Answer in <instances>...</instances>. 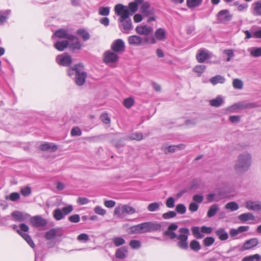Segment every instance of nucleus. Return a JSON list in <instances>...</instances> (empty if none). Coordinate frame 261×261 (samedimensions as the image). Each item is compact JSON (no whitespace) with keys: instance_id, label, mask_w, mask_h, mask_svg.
<instances>
[{"instance_id":"1","label":"nucleus","mask_w":261,"mask_h":261,"mask_svg":"<svg viewBox=\"0 0 261 261\" xmlns=\"http://www.w3.org/2000/svg\"><path fill=\"white\" fill-rule=\"evenodd\" d=\"M178 231L180 234L177 235L175 232L166 230L163 232V235L171 240L174 239L178 240L179 242L177 243V246L181 249L187 250L189 247L187 241L190 233L189 229L186 227H182L179 228Z\"/></svg>"},{"instance_id":"2","label":"nucleus","mask_w":261,"mask_h":261,"mask_svg":"<svg viewBox=\"0 0 261 261\" xmlns=\"http://www.w3.org/2000/svg\"><path fill=\"white\" fill-rule=\"evenodd\" d=\"M115 13L120 16L119 21L122 23L123 29L125 31H129L133 29L131 19L129 18L130 14L126 6L119 4L114 7Z\"/></svg>"},{"instance_id":"3","label":"nucleus","mask_w":261,"mask_h":261,"mask_svg":"<svg viewBox=\"0 0 261 261\" xmlns=\"http://www.w3.org/2000/svg\"><path fill=\"white\" fill-rule=\"evenodd\" d=\"M162 225L160 223L146 222L131 226L129 228L132 234H140L160 230Z\"/></svg>"},{"instance_id":"4","label":"nucleus","mask_w":261,"mask_h":261,"mask_svg":"<svg viewBox=\"0 0 261 261\" xmlns=\"http://www.w3.org/2000/svg\"><path fill=\"white\" fill-rule=\"evenodd\" d=\"M68 75L74 79L75 83L78 86H82L85 83L87 73L83 70L82 63H78L69 67L67 70Z\"/></svg>"},{"instance_id":"5","label":"nucleus","mask_w":261,"mask_h":261,"mask_svg":"<svg viewBox=\"0 0 261 261\" xmlns=\"http://www.w3.org/2000/svg\"><path fill=\"white\" fill-rule=\"evenodd\" d=\"M251 164V155L248 153H243L239 155L235 168L238 172H244L248 170Z\"/></svg>"},{"instance_id":"6","label":"nucleus","mask_w":261,"mask_h":261,"mask_svg":"<svg viewBox=\"0 0 261 261\" xmlns=\"http://www.w3.org/2000/svg\"><path fill=\"white\" fill-rule=\"evenodd\" d=\"M191 230L195 238L201 239L204 237L203 233L211 234L213 231V228L206 226H202L200 228L198 226H193Z\"/></svg>"},{"instance_id":"7","label":"nucleus","mask_w":261,"mask_h":261,"mask_svg":"<svg viewBox=\"0 0 261 261\" xmlns=\"http://www.w3.org/2000/svg\"><path fill=\"white\" fill-rule=\"evenodd\" d=\"M19 227L20 230H17V232L22 237V238L28 243L30 247L33 248H35V244L34 243V242L33 241L30 236L27 233L21 232V231L23 232L28 231L29 229L28 226L25 224L22 223L20 224Z\"/></svg>"},{"instance_id":"8","label":"nucleus","mask_w":261,"mask_h":261,"mask_svg":"<svg viewBox=\"0 0 261 261\" xmlns=\"http://www.w3.org/2000/svg\"><path fill=\"white\" fill-rule=\"evenodd\" d=\"M56 60L59 65L65 67L69 66L72 62L71 57L67 53L58 55L56 57Z\"/></svg>"},{"instance_id":"9","label":"nucleus","mask_w":261,"mask_h":261,"mask_svg":"<svg viewBox=\"0 0 261 261\" xmlns=\"http://www.w3.org/2000/svg\"><path fill=\"white\" fill-rule=\"evenodd\" d=\"M166 38V32L164 29L159 28L158 29L153 36L150 38V43L155 44L156 40L159 41H164Z\"/></svg>"},{"instance_id":"10","label":"nucleus","mask_w":261,"mask_h":261,"mask_svg":"<svg viewBox=\"0 0 261 261\" xmlns=\"http://www.w3.org/2000/svg\"><path fill=\"white\" fill-rule=\"evenodd\" d=\"M232 15L230 14L228 10L225 9L220 11L217 15V20L222 23H225L231 20Z\"/></svg>"},{"instance_id":"11","label":"nucleus","mask_w":261,"mask_h":261,"mask_svg":"<svg viewBox=\"0 0 261 261\" xmlns=\"http://www.w3.org/2000/svg\"><path fill=\"white\" fill-rule=\"evenodd\" d=\"M112 50L117 53L122 54L125 50V43L121 39L115 40L111 44Z\"/></svg>"},{"instance_id":"12","label":"nucleus","mask_w":261,"mask_h":261,"mask_svg":"<svg viewBox=\"0 0 261 261\" xmlns=\"http://www.w3.org/2000/svg\"><path fill=\"white\" fill-rule=\"evenodd\" d=\"M30 223L35 227H44L47 225V221L41 216L37 215L31 217Z\"/></svg>"},{"instance_id":"13","label":"nucleus","mask_w":261,"mask_h":261,"mask_svg":"<svg viewBox=\"0 0 261 261\" xmlns=\"http://www.w3.org/2000/svg\"><path fill=\"white\" fill-rule=\"evenodd\" d=\"M55 36L59 38H66L68 39L69 40L71 41H74V39L76 38V36L69 34L68 31L64 29H59L56 31L53 36V38Z\"/></svg>"},{"instance_id":"14","label":"nucleus","mask_w":261,"mask_h":261,"mask_svg":"<svg viewBox=\"0 0 261 261\" xmlns=\"http://www.w3.org/2000/svg\"><path fill=\"white\" fill-rule=\"evenodd\" d=\"M119 58L117 53L108 50L104 54V62L106 64L114 63L117 62Z\"/></svg>"},{"instance_id":"15","label":"nucleus","mask_w":261,"mask_h":261,"mask_svg":"<svg viewBox=\"0 0 261 261\" xmlns=\"http://www.w3.org/2000/svg\"><path fill=\"white\" fill-rule=\"evenodd\" d=\"M196 59L200 63H203L206 60L210 59L211 56L209 55L207 50L204 48H200L198 50L196 54Z\"/></svg>"},{"instance_id":"16","label":"nucleus","mask_w":261,"mask_h":261,"mask_svg":"<svg viewBox=\"0 0 261 261\" xmlns=\"http://www.w3.org/2000/svg\"><path fill=\"white\" fill-rule=\"evenodd\" d=\"M12 217L15 221L22 222L24 221L30 217V215L28 214H23L18 211H14L11 214Z\"/></svg>"},{"instance_id":"17","label":"nucleus","mask_w":261,"mask_h":261,"mask_svg":"<svg viewBox=\"0 0 261 261\" xmlns=\"http://www.w3.org/2000/svg\"><path fill=\"white\" fill-rule=\"evenodd\" d=\"M136 31L140 35H148L152 32L153 28L146 25H139L136 28Z\"/></svg>"},{"instance_id":"18","label":"nucleus","mask_w":261,"mask_h":261,"mask_svg":"<svg viewBox=\"0 0 261 261\" xmlns=\"http://www.w3.org/2000/svg\"><path fill=\"white\" fill-rule=\"evenodd\" d=\"M258 244V239L256 238H252L246 241L243 244L241 248V251L252 249L257 246Z\"/></svg>"},{"instance_id":"19","label":"nucleus","mask_w":261,"mask_h":261,"mask_svg":"<svg viewBox=\"0 0 261 261\" xmlns=\"http://www.w3.org/2000/svg\"><path fill=\"white\" fill-rule=\"evenodd\" d=\"M246 207L249 210L259 212L261 211V203L259 201L248 200L246 202Z\"/></svg>"},{"instance_id":"20","label":"nucleus","mask_w":261,"mask_h":261,"mask_svg":"<svg viewBox=\"0 0 261 261\" xmlns=\"http://www.w3.org/2000/svg\"><path fill=\"white\" fill-rule=\"evenodd\" d=\"M143 2V0H134L128 4L127 8L130 15L134 14L138 9V6Z\"/></svg>"},{"instance_id":"21","label":"nucleus","mask_w":261,"mask_h":261,"mask_svg":"<svg viewBox=\"0 0 261 261\" xmlns=\"http://www.w3.org/2000/svg\"><path fill=\"white\" fill-rule=\"evenodd\" d=\"M255 106L254 103L248 102L245 103H235L228 108V110L230 111H235L239 108H252Z\"/></svg>"},{"instance_id":"22","label":"nucleus","mask_w":261,"mask_h":261,"mask_svg":"<svg viewBox=\"0 0 261 261\" xmlns=\"http://www.w3.org/2000/svg\"><path fill=\"white\" fill-rule=\"evenodd\" d=\"M128 42L130 45L140 46L142 44V38L137 35H132L128 37Z\"/></svg>"},{"instance_id":"23","label":"nucleus","mask_w":261,"mask_h":261,"mask_svg":"<svg viewBox=\"0 0 261 261\" xmlns=\"http://www.w3.org/2000/svg\"><path fill=\"white\" fill-rule=\"evenodd\" d=\"M39 148L42 151L50 150L51 151L54 152L58 149V146L53 143L45 142L41 144Z\"/></svg>"},{"instance_id":"24","label":"nucleus","mask_w":261,"mask_h":261,"mask_svg":"<svg viewBox=\"0 0 261 261\" xmlns=\"http://www.w3.org/2000/svg\"><path fill=\"white\" fill-rule=\"evenodd\" d=\"M74 40H75V41L69 43L68 47L70 50L71 51H75L81 49L83 46V44L80 42L79 38L76 36V38Z\"/></svg>"},{"instance_id":"25","label":"nucleus","mask_w":261,"mask_h":261,"mask_svg":"<svg viewBox=\"0 0 261 261\" xmlns=\"http://www.w3.org/2000/svg\"><path fill=\"white\" fill-rule=\"evenodd\" d=\"M252 14L255 16H261V0L252 4Z\"/></svg>"},{"instance_id":"26","label":"nucleus","mask_w":261,"mask_h":261,"mask_svg":"<svg viewBox=\"0 0 261 261\" xmlns=\"http://www.w3.org/2000/svg\"><path fill=\"white\" fill-rule=\"evenodd\" d=\"M216 235L221 241H225L228 238V234L225 228L221 227L215 231Z\"/></svg>"},{"instance_id":"27","label":"nucleus","mask_w":261,"mask_h":261,"mask_svg":"<svg viewBox=\"0 0 261 261\" xmlns=\"http://www.w3.org/2000/svg\"><path fill=\"white\" fill-rule=\"evenodd\" d=\"M128 252L126 246H123L117 249L115 256L119 259H124L126 257V253Z\"/></svg>"},{"instance_id":"28","label":"nucleus","mask_w":261,"mask_h":261,"mask_svg":"<svg viewBox=\"0 0 261 261\" xmlns=\"http://www.w3.org/2000/svg\"><path fill=\"white\" fill-rule=\"evenodd\" d=\"M238 219L242 222H245L249 220L254 221L255 219V216L251 213H246L241 214L239 216Z\"/></svg>"},{"instance_id":"29","label":"nucleus","mask_w":261,"mask_h":261,"mask_svg":"<svg viewBox=\"0 0 261 261\" xmlns=\"http://www.w3.org/2000/svg\"><path fill=\"white\" fill-rule=\"evenodd\" d=\"M11 11L9 9L0 11V24H4L8 20Z\"/></svg>"},{"instance_id":"30","label":"nucleus","mask_w":261,"mask_h":261,"mask_svg":"<svg viewBox=\"0 0 261 261\" xmlns=\"http://www.w3.org/2000/svg\"><path fill=\"white\" fill-rule=\"evenodd\" d=\"M69 42L67 40L58 41L56 42L54 46L59 51H63L68 47Z\"/></svg>"},{"instance_id":"31","label":"nucleus","mask_w":261,"mask_h":261,"mask_svg":"<svg viewBox=\"0 0 261 261\" xmlns=\"http://www.w3.org/2000/svg\"><path fill=\"white\" fill-rule=\"evenodd\" d=\"M76 34L80 36L84 41H88L90 38V35L88 31L84 29H79L76 32Z\"/></svg>"},{"instance_id":"32","label":"nucleus","mask_w":261,"mask_h":261,"mask_svg":"<svg viewBox=\"0 0 261 261\" xmlns=\"http://www.w3.org/2000/svg\"><path fill=\"white\" fill-rule=\"evenodd\" d=\"M210 82L213 85H216L217 84H223L225 82V79L223 76L221 75H217L211 77Z\"/></svg>"},{"instance_id":"33","label":"nucleus","mask_w":261,"mask_h":261,"mask_svg":"<svg viewBox=\"0 0 261 261\" xmlns=\"http://www.w3.org/2000/svg\"><path fill=\"white\" fill-rule=\"evenodd\" d=\"M219 209V205L217 204H214L211 205L207 212V217L212 218L216 215Z\"/></svg>"},{"instance_id":"34","label":"nucleus","mask_w":261,"mask_h":261,"mask_svg":"<svg viewBox=\"0 0 261 261\" xmlns=\"http://www.w3.org/2000/svg\"><path fill=\"white\" fill-rule=\"evenodd\" d=\"M223 103H224V100L221 96H218L216 98L210 101V105L214 107H219Z\"/></svg>"},{"instance_id":"35","label":"nucleus","mask_w":261,"mask_h":261,"mask_svg":"<svg viewBox=\"0 0 261 261\" xmlns=\"http://www.w3.org/2000/svg\"><path fill=\"white\" fill-rule=\"evenodd\" d=\"M189 246L190 249L195 252L199 251L201 248L200 243L196 240H192Z\"/></svg>"},{"instance_id":"36","label":"nucleus","mask_w":261,"mask_h":261,"mask_svg":"<svg viewBox=\"0 0 261 261\" xmlns=\"http://www.w3.org/2000/svg\"><path fill=\"white\" fill-rule=\"evenodd\" d=\"M206 199L208 202H212L213 201H219L220 200V195L216 193H210L206 196Z\"/></svg>"},{"instance_id":"37","label":"nucleus","mask_w":261,"mask_h":261,"mask_svg":"<svg viewBox=\"0 0 261 261\" xmlns=\"http://www.w3.org/2000/svg\"><path fill=\"white\" fill-rule=\"evenodd\" d=\"M122 213L128 215H132L136 212L135 208L127 204L123 205L122 206Z\"/></svg>"},{"instance_id":"38","label":"nucleus","mask_w":261,"mask_h":261,"mask_svg":"<svg viewBox=\"0 0 261 261\" xmlns=\"http://www.w3.org/2000/svg\"><path fill=\"white\" fill-rule=\"evenodd\" d=\"M203 0H187V5L189 8H193L199 6Z\"/></svg>"},{"instance_id":"39","label":"nucleus","mask_w":261,"mask_h":261,"mask_svg":"<svg viewBox=\"0 0 261 261\" xmlns=\"http://www.w3.org/2000/svg\"><path fill=\"white\" fill-rule=\"evenodd\" d=\"M225 208L229 210L231 212L237 211L239 209V206L238 204L234 201L229 202L225 205Z\"/></svg>"},{"instance_id":"40","label":"nucleus","mask_w":261,"mask_h":261,"mask_svg":"<svg viewBox=\"0 0 261 261\" xmlns=\"http://www.w3.org/2000/svg\"><path fill=\"white\" fill-rule=\"evenodd\" d=\"M53 216L54 218L58 221L63 219L65 216L60 208H56L53 212Z\"/></svg>"},{"instance_id":"41","label":"nucleus","mask_w":261,"mask_h":261,"mask_svg":"<svg viewBox=\"0 0 261 261\" xmlns=\"http://www.w3.org/2000/svg\"><path fill=\"white\" fill-rule=\"evenodd\" d=\"M206 66L204 65H198L193 69V71L197 74L198 76H200L202 73L204 72Z\"/></svg>"},{"instance_id":"42","label":"nucleus","mask_w":261,"mask_h":261,"mask_svg":"<svg viewBox=\"0 0 261 261\" xmlns=\"http://www.w3.org/2000/svg\"><path fill=\"white\" fill-rule=\"evenodd\" d=\"M251 56L257 58L261 56V47H252L249 50Z\"/></svg>"},{"instance_id":"43","label":"nucleus","mask_w":261,"mask_h":261,"mask_svg":"<svg viewBox=\"0 0 261 261\" xmlns=\"http://www.w3.org/2000/svg\"><path fill=\"white\" fill-rule=\"evenodd\" d=\"M56 235L57 231L56 229L52 228L45 233L44 237L47 240H50L55 239L56 237Z\"/></svg>"},{"instance_id":"44","label":"nucleus","mask_w":261,"mask_h":261,"mask_svg":"<svg viewBox=\"0 0 261 261\" xmlns=\"http://www.w3.org/2000/svg\"><path fill=\"white\" fill-rule=\"evenodd\" d=\"M260 261L261 260V256L258 254H255L252 255L247 256L244 257L242 261Z\"/></svg>"},{"instance_id":"45","label":"nucleus","mask_w":261,"mask_h":261,"mask_svg":"<svg viewBox=\"0 0 261 261\" xmlns=\"http://www.w3.org/2000/svg\"><path fill=\"white\" fill-rule=\"evenodd\" d=\"M110 13V8L109 7H101L99 8L98 14L101 16H108Z\"/></svg>"},{"instance_id":"46","label":"nucleus","mask_w":261,"mask_h":261,"mask_svg":"<svg viewBox=\"0 0 261 261\" xmlns=\"http://www.w3.org/2000/svg\"><path fill=\"white\" fill-rule=\"evenodd\" d=\"M134 99L132 97L124 99L123 102V105L127 109L130 108L134 105Z\"/></svg>"},{"instance_id":"47","label":"nucleus","mask_w":261,"mask_h":261,"mask_svg":"<svg viewBox=\"0 0 261 261\" xmlns=\"http://www.w3.org/2000/svg\"><path fill=\"white\" fill-rule=\"evenodd\" d=\"M112 242L115 244V246L118 247L125 244V241L121 237H117L112 239Z\"/></svg>"},{"instance_id":"48","label":"nucleus","mask_w":261,"mask_h":261,"mask_svg":"<svg viewBox=\"0 0 261 261\" xmlns=\"http://www.w3.org/2000/svg\"><path fill=\"white\" fill-rule=\"evenodd\" d=\"M5 198L7 200H10L12 201H16L19 199L20 194L17 192H13L9 195L6 196Z\"/></svg>"},{"instance_id":"49","label":"nucleus","mask_w":261,"mask_h":261,"mask_svg":"<svg viewBox=\"0 0 261 261\" xmlns=\"http://www.w3.org/2000/svg\"><path fill=\"white\" fill-rule=\"evenodd\" d=\"M160 205V203L159 202H152L148 205L147 209L149 212H155L159 209Z\"/></svg>"},{"instance_id":"50","label":"nucleus","mask_w":261,"mask_h":261,"mask_svg":"<svg viewBox=\"0 0 261 261\" xmlns=\"http://www.w3.org/2000/svg\"><path fill=\"white\" fill-rule=\"evenodd\" d=\"M215 242V239L212 237H207L203 240V244L205 247H210Z\"/></svg>"},{"instance_id":"51","label":"nucleus","mask_w":261,"mask_h":261,"mask_svg":"<svg viewBox=\"0 0 261 261\" xmlns=\"http://www.w3.org/2000/svg\"><path fill=\"white\" fill-rule=\"evenodd\" d=\"M175 211L176 213L182 215L186 212V207L184 204L179 203L176 205Z\"/></svg>"},{"instance_id":"52","label":"nucleus","mask_w":261,"mask_h":261,"mask_svg":"<svg viewBox=\"0 0 261 261\" xmlns=\"http://www.w3.org/2000/svg\"><path fill=\"white\" fill-rule=\"evenodd\" d=\"M232 86L236 89H242L243 87V83L241 80L235 79L233 80Z\"/></svg>"},{"instance_id":"53","label":"nucleus","mask_w":261,"mask_h":261,"mask_svg":"<svg viewBox=\"0 0 261 261\" xmlns=\"http://www.w3.org/2000/svg\"><path fill=\"white\" fill-rule=\"evenodd\" d=\"M185 147V145L182 144H180L178 145H171L167 147V150L169 152H174L177 149H182Z\"/></svg>"},{"instance_id":"54","label":"nucleus","mask_w":261,"mask_h":261,"mask_svg":"<svg viewBox=\"0 0 261 261\" xmlns=\"http://www.w3.org/2000/svg\"><path fill=\"white\" fill-rule=\"evenodd\" d=\"M176 216V213L174 211H169L167 213H164L162 215V217L164 219L168 220L174 218Z\"/></svg>"},{"instance_id":"55","label":"nucleus","mask_w":261,"mask_h":261,"mask_svg":"<svg viewBox=\"0 0 261 261\" xmlns=\"http://www.w3.org/2000/svg\"><path fill=\"white\" fill-rule=\"evenodd\" d=\"M142 5L140 7L141 12L145 15L146 12L148 10L149 8H150V4L148 2H144L141 4Z\"/></svg>"},{"instance_id":"56","label":"nucleus","mask_w":261,"mask_h":261,"mask_svg":"<svg viewBox=\"0 0 261 261\" xmlns=\"http://www.w3.org/2000/svg\"><path fill=\"white\" fill-rule=\"evenodd\" d=\"M129 246L133 249H139L141 247V243L138 240H132L129 242Z\"/></svg>"},{"instance_id":"57","label":"nucleus","mask_w":261,"mask_h":261,"mask_svg":"<svg viewBox=\"0 0 261 261\" xmlns=\"http://www.w3.org/2000/svg\"><path fill=\"white\" fill-rule=\"evenodd\" d=\"M166 205L168 208H173L175 206V200L172 197L168 198L166 201Z\"/></svg>"},{"instance_id":"58","label":"nucleus","mask_w":261,"mask_h":261,"mask_svg":"<svg viewBox=\"0 0 261 261\" xmlns=\"http://www.w3.org/2000/svg\"><path fill=\"white\" fill-rule=\"evenodd\" d=\"M70 133L72 136H80L82 135V131L79 127H75L72 128Z\"/></svg>"},{"instance_id":"59","label":"nucleus","mask_w":261,"mask_h":261,"mask_svg":"<svg viewBox=\"0 0 261 261\" xmlns=\"http://www.w3.org/2000/svg\"><path fill=\"white\" fill-rule=\"evenodd\" d=\"M20 192L23 196L27 197L31 194V189L29 187H25L21 189Z\"/></svg>"},{"instance_id":"60","label":"nucleus","mask_w":261,"mask_h":261,"mask_svg":"<svg viewBox=\"0 0 261 261\" xmlns=\"http://www.w3.org/2000/svg\"><path fill=\"white\" fill-rule=\"evenodd\" d=\"M68 220L72 223H78L80 221V217L78 214H74L69 217Z\"/></svg>"},{"instance_id":"61","label":"nucleus","mask_w":261,"mask_h":261,"mask_svg":"<svg viewBox=\"0 0 261 261\" xmlns=\"http://www.w3.org/2000/svg\"><path fill=\"white\" fill-rule=\"evenodd\" d=\"M94 212L97 214H98L101 216H104L106 213V210L105 209L102 208L100 206H96L94 208Z\"/></svg>"},{"instance_id":"62","label":"nucleus","mask_w":261,"mask_h":261,"mask_svg":"<svg viewBox=\"0 0 261 261\" xmlns=\"http://www.w3.org/2000/svg\"><path fill=\"white\" fill-rule=\"evenodd\" d=\"M77 239L79 241H84L86 242L89 241V237L87 234L83 233L79 234Z\"/></svg>"},{"instance_id":"63","label":"nucleus","mask_w":261,"mask_h":261,"mask_svg":"<svg viewBox=\"0 0 261 261\" xmlns=\"http://www.w3.org/2000/svg\"><path fill=\"white\" fill-rule=\"evenodd\" d=\"M130 139L132 140L140 141L143 139V135L141 133H135L131 135Z\"/></svg>"},{"instance_id":"64","label":"nucleus","mask_w":261,"mask_h":261,"mask_svg":"<svg viewBox=\"0 0 261 261\" xmlns=\"http://www.w3.org/2000/svg\"><path fill=\"white\" fill-rule=\"evenodd\" d=\"M100 119L102 122L106 124H108L110 123V118L109 117L107 114L105 113L100 115Z\"/></svg>"}]
</instances>
